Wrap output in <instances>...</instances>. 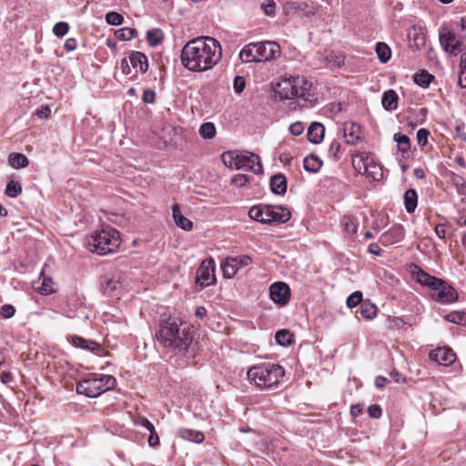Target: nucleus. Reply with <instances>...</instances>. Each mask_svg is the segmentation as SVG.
I'll return each instance as SVG.
<instances>
[{
	"label": "nucleus",
	"mask_w": 466,
	"mask_h": 466,
	"mask_svg": "<svg viewBox=\"0 0 466 466\" xmlns=\"http://www.w3.org/2000/svg\"><path fill=\"white\" fill-rule=\"evenodd\" d=\"M118 283L116 280L108 279L102 283L103 292L107 296H114V292L116 289Z\"/></svg>",
	"instance_id": "43"
},
{
	"label": "nucleus",
	"mask_w": 466,
	"mask_h": 466,
	"mask_svg": "<svg viewBox=\"0 0 466 466\" xmlns=\"http://www.w3.org/2000/svg\"><path fill=\"white\" fill-rule=\"evenodd\" d=\"M42 283L41 286L37 288L38 291L41 294L49 295L56 292V283L50 277L46 276L43 272L41 273Z\"/></svg>",
	"instance_id": "25"
},
{
	"label": "nucleus",
	"mask_w": 466,
	"mask_h": 466,
	"mask_svg": "<svg viewBox=\"0 0 466 466\" xmlns=\"http://www.w3.org/2000/svg\"><path fill=\"white\" fill-rule=\"evenodd\" d=\"M51 114V109L46 105H42L36 109L35 115L40 118H47Z\"/></svg>",
	"instance_id": "57"
},
{
	"label": "nucleus",
	"mask_w": 466,
	"mask_h": 466,
	"mask_svg": "<svg viewBox=\"0 0 466 466\" xmlns=\"http://www.w3.org/2000/svg\"><path fill=\"white\" fill-rule=\"evenodd\" d=\"M233 259H236V264L238 269L248 266L252 262L251 258L247 255L234 257Z\"/></svg>",
	"instance_id": "51"
},
{
	"label": "nucleus",
	"mask_w": 466,
	"mask_h": 466,
	"mask_svg": "<svg viewBox=\"0 0 466 466\" xmlns=\"http://www.w3.org/2000/svg\"><path fill=\"white\" fill-rule=\"evenodd\" d=\"M221 270L223 277L230 279L236 276L239 269L237 267L236 259H233V257H229L221 263Z\"/></svg>",
	"instance_id": "23"
},
{
	"label": "nucleus",
	"mask_w": 466,
	"mask_h": 466,
	"mask_svg": "<svg viewBox=\"0 0 466 466\" xmlns=\"http://www.w3.org/2000/svg\"><path fill=\"white\" fill-rule=\"evenodd\" d=\"M148 445L150 447H156L159 445V437L157 432H154L153 434H149L147 439Z\"/></svg>",
	"instance_id": "62"
},
{
	"label": "nucleus",
	"mask_w": 466,
	"mask_h": 466,
	"mask_svg": "<svg viewBox=\"0 0 466 466\" xmlns=\"http://www.w3.org/2000/svg\"><path fill=\"white\" fill-rule=\"evenodd\" d=\"M106 21L111 25H119L123 23L124 17L116 12H109L106 15Z\"/></svg>",
	"instance_id": "40"
},
{
	"label": "nucleus",
	"mask_w": 466,
	"mask_h": 466,
	"mask_svg": "<svg viewBox=\"0 0 466 466\" xmlns=\"http://www.w3.org/2000/svg\"><path fill=\"white\" fill-rule=\"evenodd\" d=\"M156 336L165 348L186 353L193 342L194 331L187 323L168 318L160 323Z\"/></svg>",
	"instance_id": "2"
},
{
	"label": "nucleus",
	"mask_w": 466,
	"mask_h": 466,
	"mask_svg": "<svg viewBox=\"0 0 466 466\" xmlns=\"http://www.w3.org/2000/svg\"><path fill=\"white\" fill-rule=\"evenodd\" d=\"M376 53L379 60L381 63H387L391 57V50L389 46L383 42H379L376 45Z\"/></svg>",
	"instance_id": "29"
},
{
	"label": "nucleus",
	"mask_w": 466,
	"mask_h": 466,
	"mask_svg": "<svg viewBox=\"0 0 466 466\" xmlns=\"http://www.w3.org/2000/svg\"><path fill=\"white\" fill-rule=\"evenodd\" d=\"M246 86V81L243 76H237L233 81V89L237 94H240Z\"/></svg>",
	"instance_id": "45"
},
{
	"label": "nucleus",
	"mask_w": 466,
	"mask_h": 466,
	"mask_svg": "<svg viewBox=\"0 0 466 466\" xmlns=\"http://www.w3.org/2000/svg\"><path fill=\"white\" fill-rule=\"evenodd\" d=\"M248 176L244 174H237L232 177L231 183L236 187H243L248 182Z\"/></svg>",
	"instance_id": "48"
},
{
	"label": "nucleus",
	"mask_w": 466,
	"mask_h": 466,
	"mask_svg": "<svg viewBox=\"0 0 466 466\" xmlns=\"http://www.w3.org/2000/svg\"><path fill=\"white\" fill-rule=\"evenodd\" d=\"M71 343L75 347L81 348L84 350H94L99 347V345L96 342L92 341V340H87V339H86L80 336H76V335H75L71 338Z\"/></svg>",
	"instance_id": "27"
},
{
	"label": "nucleus",
	"mask_w": 466,
	"mask_h": 466,
	"mask_svg": "<svg viewBox=\"0 0 466 466\" xmlns=\"http://www.w3.org/2000/svg\"><path fill=\"white\" fill-rule=\"evenodd\" d=\"M134 423L135 425L142 426L146 429L152 427V423L146 417L142 416L136 418Z\"/></svg>",
	"instance_id": "58"
},
{
	"label": "nucleus",
	"mask_w": 466,
	"mask_h": 466,
	"mask_svg": "<svg viewBox=\"0 0 466 466\" xmlns=\"http://www.w3.org/2000/svg\"><path fill=\"white\" fill-rule=\"evenodd\" d=\"M360 314L366 319H371L377 315V307L369 301H364L360 304Z\"/></svg>",
	"instance_id": "31"
},
{
	"label": "nucleus",
	"mask_w": 466,
	"mask_h": 466,
	"mask_svg": "<svg viewBox=\"0 0 466 466\" xmlns=\"http://www.w3.org/2000/svg\"><path fill=\"white\" fill-rule=\"evenodd\" d=\"M116 379L111 375L93 374L76 384V391L89 398H96L114 389Z\"/></svg>",
	"instance_id": "7"
},
{
	"label": "nucleus",
	"mask_w": 466,
	"mask_h": 466,
	"mask_svg": "<svg viewBox=\"0 0 466 466\" xmlns=\"http://www.w3.org/2000/svg\"><path fill=\"white\" fill-rule=\"evenodd\" d=\"M363 175H366L369 177H371L374 180L379 179V176H381L380 168L377 167L373 162L370 164V167H368L367 172Z\"/></svg>",
	"instance_id": "47"
},
{
	"label": "nucleus",
	"mask_w": 466,
	"mask_h": 466,
	"mask_svg": "<svg viewBox=\"0 0 466 466\" xmlns=\"http://www.w3.org/2000/svg\"><path fill=\"white\" fill-rule=\"evenodd\" d=\"M445 319L454 324L466 326V312L452 311L445 316Z\"/></svg>",
	"instance_id": "35"
},
{
	"label": "nucleus",
	"mask_w": 466,
	"mask_h": 466,
	"mask_svg": "<svg viewBox=\"0 0 466 466\" xmlns=\"http://www.w3.org/2000/svg\"><path fill=\"white\" fill-rule=\"evenodd\" d=\"M121 70H122V73L125 74L126 76H128L131 74V66H129L128 61L126 58L122 59V61H121Z\"/></svg>",
	"instance_id": "64"
},
{
	"label": "nucleus",
	"mask_w": 466,
	"mask_h": 466,
	"mask_svg": "<svg viewBox=\"0 0 466 466\" xmlns=\"http://www.w3.org/2000/svg\"><path fill=\"white\" fill-rule=\"evenodd\" d=\"M276 342L281 346H288L293 341V334L287 329H280L276 332Z\"/></svg>",
	"instance_id": "33"
},
{
	"label": "nucleus",
	"mask_w": 466,
	"mask_h": 466,
	"mask_svg": "<svg viewBox=\"0 0 466 466\" xmlns=\"http://www.w3.org/2000/svg\"><path fill=\"white\" fill-rule=\"evenodd\" d=\"M429 357L431 360L443 366H449L455 361V354L449 349L438 348L430 352Z\"/></svg>",
	"instance_id": "14"
},
{
	"label": "nucleus",
	"mask_w": 466,
	"mask_h": 466,
	"mask_svg": "<svg viewBox=\"0 0 466 466\" xmlns=\"http://www.w3.org/2000/svg\"><path fill=\"white\" fill-rule=\"evenodd\" d=\"M115 35L122 41L131 40L137 36V32L134 28L123 27L116 31Z\"/></svg>",
	"instance_id": "36"
},
{
	"label": "nucleus",
	"mask_w": 466,
	"mask_h": 466,
	"mask_svg": "<svg viewBox=\"0 0 466 466\" xmlns=\"http://www.w3.org/2000/svg\"><path fill=\"white\" fill-rule=\"evenodd\" d=\"M372 158L365 152L358 153L352 157V165L356 171L360 174L367 172L368 167L372 164Z\"/></svg>",
	"instance_id": "18"
},
{
	"label": "nucleus",
	"mask_w": 466,
	"mask_h": 466,
	"mask_svg": "<svg viewBox=\"0 0 466 466\" xmlns=\"http://www.w3.org/2000/svg\"><path fill=\"white\" fill-rule=\"evenodd\" d=\"M177 434L181 439L190 441L195 443H202L205 439L204 433L202 431L192 429L180 428L177 431Z\"/></svg>",
	"instance_id": "21"
},
{
	"label": "nucleus",
	"mask_w": 466,
	"mask_h": 466,
	"mask_svg": "<svg viewBox=\"0 0 466 466\" xmlns=\"http://www.w3.org/2000/svg\"><path fill=\"white\" fill-rule=\"evenodd\" d=\"M270 188L274 194L282 195L286 193V177L281 174L274 175L270 179Z\"/></svg>",
	"instance_id": "22"
},
{
	"label": "nucleus",
	"mask_w": 466,
	"mask_h": 466,
	"mask_svg": "<svg viewBox=\"0 0 466 466\" xmlns=\"http://www.w3.org/2000/svg\"><path fill=\"white\" fill-rule=\"evenodd\" d=\"M411 267V274L420 285L427 286L431 289L432 286H434V283L438 282V278L430 275L417 265L413 264Z\"/></svg>",
	"instance_id": "16"
},
{
	"label": "nucleus",
	"mask_w": 466,
	"mask_h": 466,
	"mask_svg": "<svg viewBox=\"0 0 466 466\" xmlns=\"http://www.w3.org/2000/svg\"><path fill=\"white\" fill-rule=\"evenodd\" d=\"M248 379L259 389H272L278 386L285 375V370L279 364L263 363L251 367L248 370Z\"/></svg>",
	"instance_id": "3"
},
{
	"label": "nucleus",
	"mask_w": 466,
	"mask_h": 466,
	"mask_svg": "<svg viewBox=\"0 0 466 466\" xmlns=\"http://www.w3.org/2000/svg\"><path fill=\"white\" fill-rule=\"evenodd\" d=\"M321 166L322 162L315 155H309L304 158V168L307 171L315 173L320 168Z\"/></svg>",
	"instance_id": "30"
},
{
	"label": "nucleus",
	"mask_w": 466,
	"mask_h": 466,
	"mask_svg": "<svg viewBox=\"0 0 466 466\" xmlns=\"http://www.w3.org/2000/svg\"><path fill=\"white\" fill-rule=\"evenodd\" d=\"M312 83L300 76H290L280 80L275 93L281 99L302 98L308 100L311 96Z\"/></svg>",
	"instance_id": "4"
},
{
	"label": "nucleus",
	"mask_w": 466,
	"mask_h": 466,
	"mask_svg": "<svg viewBox=\"0 0 466 466\" xmlns=\"http://www.w3.org/2000/svg\"><path fill=\"white\" fill-rule=\"evenodd\" d=\"M22 192V187L19 182L11 180L7 183L5 187V194L9 198H16Z\"/></svg>",
	"instance_id": "39"
},
{
	"label": "nucleus",
	"mask_w": 466,
	"mask_h": 466,
	"mask_svg": "<svg viewBox=\"0 0 466 466\" xmlns=\"http://www.w3.org/2000/svg\"><path fill=\"white\" fill-rule=\"evenodd\" d=\"M340 144L338 141H332L329 147L328 154L330 157L339 158L340 151Z\"/></svg>",
	"instance_id": "49"
},
{
	"label": "nucleus",
	"mask_w": 466,
	"mask_h": 466,
	"mask_svg": "<svg viewBox=\"0 0 466 466\" xmlns=\"http://www.w3.org/2000/svg\"><path fill=\"white\" fill-rule=\"evenodd\" d=\"M413 41L418 48L425 45L426 35L421 28H420L419 32L414 34Z\"/></svg>",
	"instance_id": "50"
},
{
	"label": "nucleus",
	"mask_w": 466,
	"mask_h": 466,
	"mask_svg": "<svg viewBox=\"0 0 466 466\" xmlns=\"http://www.w3.org/2000/svg\"><path fill=\"white\" fill-rule=\"evenodd\" d=\"M199 134L203 138L211 139L216 135L215 125L211 122H206L200 126Z\"/></svg>",
	"instance_id": "38"
},
{
	"label": "nucleus",
	"mask_w": 466,
	"mask_h": 466,
	"mask_svg": "<svg viewBox=\"0 0 466 466\" xmlns=\"http://www.w3.org/2000/svg\"><path fill=\"white\" fill-rule=\"evenodd\" d=\"M280 46L276 42L263 41L246 45L239 52L243 63H258L278 58Z\"/></svg>",
	"instance_id": "5"
},
{
	"label": "nucleus",
	"mask_w": 466,
	"mask_h": 466,
	"mask_svg": "<svg viewBox=\"0 0 466 466\" xmlns=\"http://www.w3.org/2000/svg\"><path fill=\"white\" fill-rule=\"evenodd\" d=\"M439 39L442 49L446 53L451 56H457L461 52L462 41L448 27L441 26L440 28Z\"/></svg>",
	"instance_id": "11"
},
{
	"label": "nucleus",
	"mask_w": 466,
	"mask_h": 466,
	"mask_svg": "<svg viewBox=\"0 0 466 466\" xmlns=\"http://www.w3.org/2000/svg\"><path fill=\"white\" fill-rule=\"evenodd\" d=\"M172 214L174 221L178 228L186 231L192 229V222L182 215L179 205L177 203L173 204Z\"/></svg>",
	"instance_id": "19"
},
{
	"label": "nucleus",
	"mask_w": 466,
	"mask_h": 466,
	"mask_svg": "<svg viewBox=\"0 0 466 466\" xmlns=\"http://www.w3.org/2000/svg\"><path fill=\"white\" fill-rule=\"evenodd\" d=\"M430 131L426 128H420L417 132V141L420 146H425L428 143Z\"/></svg>",
	"instance_id": "46"
},
{
	"label": "nucleus",
	"mask_w": 466,
	"mask_h": 466,
	"mask_svg": "<svg viewBox=\"0 0 466 466\" xmlns=\"http://www.w3.org/2000/svg\"><path fill=\"white\" fill-rule=\"evenodd\" d=\"M414 82L421 87H428L431 80L433 79V76L428 73L427 71H421L417 73L413 76Z\"/></svg>",
	"instance_id": "37"
},
{
	"label": "nucleus",
	"mask_w": 466,
	"mask_h": 466,
	"mask_svg": "<svg viewBox=\"0 0 466 466\" xmlns=\"http://www.w3.org/2000/svg\"><path fill=\"white\" fill-rule=\"evenodd\" d=\"M431 297L432 299L447 304L457 300V291L443 279H438V282L431 289Z\"/></svg>",
	"instance_id": "10"
},
{
	"label": "nucleus",
	"mask_w": 466,
	"mask_h": 466,
	"mask_svg": "<svg viewBox=\"0 0 466 466\" xmlns=\"http://www.w3.org/2000/svg\"><path fill=\"white\" fill-rule=\"evenodd\" d=\"M269 297L277 304L285 306L290 299V289L285 282H275L269 287Z\"/></svg>",
	"instance_id": "13"
},
{
	"label": "nucleus",
	"mask_w": 466,
	"mask_h": 466,
	"mask_svg": "<svg viewBox=\"0 0 466 466\" xmlns=\"http://www.w3.org/2000/svg\"><path fill=\"white\" fill-rule=\"evenodd\" d=\"M64 47L68 52L74 51L77 47V42L75 38H68L66 40Z\"/></svg>",
	"instance_id": "59"
},
{
	"label": "nucleus",
	"mask_w": 466,
	"mask_h": 466,
	"mask_svg": "<svg viewBox=\"0 0 466 466\" xmlns=\"http://www.w3.org/2000/svg\"><path fill=\"white\" fill-rule=\"evenodd\" d=\"M399 236L400 235H388V234L381 235L380 242L384 246H388L390 244L398 242L400 240Z\"/></svg>",
	"instance_id": "53"
},
{
	"label": "nucleus",
	"mask_w": 466,
	"mask_h": 466,
	"mask_svg": "<svg viewBox=\"0 0 466 466\" xmlns=\"http://www.w3.org/2000/svg\"><path fill=\"white\" fill-rule=\"evenodd\" d=\"M381 103L383 107L388 111L396 109L398 106L397 93L392 89L384 92Z\"/></svg>",
	"instance_id": "24"
},
{
	"label": "nucleus",
	"mask_w": 466,
	"mask_h": 466,
	"mask_svg": "<svg viewBox=\"0 0 466 466\" xmlns=\"http://www.w3.org/2000/svg\"><path fill=\"white\" fill-rule=\"evenodd\" d=\"M343 136L347 144L355 145L360 138V127L353 122H346L343 126Z\"/></svg>",
	"instance_id": "15"
},
{
	"label": "nucleus",
	"mask_w": 466,
	"mask_h": 466,
	"mask_svg": "<svg viewBox=\"0 0 466 466\" xmlns=\"http://www.w3.org/2000/svg\"><path fill=\"white\" fill-rule=\"evenodd\" d=\"M221 47L213 37L188 41L181 51L182 65L189 71L203 72L215 66L221 58Z\"/></svg>",
	"instance_id": "1"
},
{
	"label": "nucleus",
	"mask_w": 466,
	"mask_h": 466,
	"mask_svg": "<svg viewBox=\"0 0 466 466\" xmlns=\"http://www.w3.org/2000/svg\"><path fill=\"white\" fill-rule=\"evenodd\" d=\"M121 241L120 235H87L86 238L88 250L100 256L116 252Z\"/></svg>",
	"instance_id": "9"
},
{
	"label": "nucleus",
	"mask_w": 466,
	"mask_h": 466,
	"mask_svg": "<svg viewBox=\"0 0 466 466\" xmlns=\"http://www.w3.org/2000/svg\"><path fill=\"white\" fill-rule=\"evenodd\" d=\"M459 75H466V53L461 56Z\"/></svg>",
	"instance_id": "63"
},
{
	"label": "nucleus",
	"mask_w": 466,
	"mask_h": 466,
	"mask_svg": "<svg viewBox=\"0 0 466 466\" xmlns=\"http://www.w3.org/2000/svg\"><path fill=\"white\" fill-rule=\"evenodd\" d=\"M131 67L139 69L142 74H145L148 69V61L145 54L139 51H132L128 56Z\"/></svg>",
	"instance_id": "17"
},
{
	"label": "nucleus",
	"mask_w": 466,
	"mask_h": 466,
	"mask_svg": "<svg viewBox=\"0 0 466 466\" xmlns=\"http://www.w3.org/2000/svg\"><path fill=\"white\" fill-rule=\"evenodd\" d=\"M248 215L250 218L261 223H285L290 217L291 213L289 208L282 206L258 205L252 207Z\"/></svg>",
	"instance_id": "8"
},
{
	"label": "nucleus",
	"mask_w": 466,
	"mask_h": 466,
	"mask_svg": "<svg viewBox=\"0 0 466 466\" xmlns=\"http://www.w3.org/2000/svg\"><path fill=\"white\" fill-rule=\"evenodd\" d=\"M68 30L69 25L66 22H58L53 27V33L58 37L66 35Z\"/></svg>",
	"instance_id": "42"
},
{
	"label": "nucleus",
	"mask_w": 466,
	"mask_h": 466,
	"mask_svg": "<svg viewBox=\"0 0 466 466\" xmlns=\"http://www.w3.org/2000/svg\"><path fill=\"white\" fill-rule=\"evenodd\" d=\"M362 302V293L360 291H355L350 294L347 299V306L349 308H354Z\"/></svg>",
	"instance_id": "41"
},
{
	"label": "nucleus",
	"mask_w": 466,
	"mask_h": 466,
	"mask_svg": "<svg viewBox=\"0 0 466 466\" xmlns=\"http://www.w3.org/2000/svg\"><path fill=\"white\" fill-rule=\"evenodd\" d=\"M325 127L322 124L313 122L308 129V138L311 143L319 144L324 137Z\"/></svg>",
	"instance_id": "20"
},
{
	"label": "nucleus",
	"mask_w": 466,
	"mask_h": 466,
	"mask_svg": "<svg viewBox=\"0 0 466 466\" xmlns=\"http://www.w3.org/2000/svg\"><path fill=\"white\" fill-rule=\"evenodd\" d=\"M418 196L414 189H408L404 194V204L407 212L412 213L417 207Z\"/></svg>",
	"instance_id": "28"
},
{
	"label": "nucleus",
	"mask_w": 466,
	"mask_h": 466,
	"mask_svg": "<svg viewBox=\"0 0 466 466\" xmlns=\"http://www.w3.org/2000/svg\"><path fill=\"white\" fill-rule=\"evenodd\" d=\"M156 93L151 89H146L142 95V100L146 104H152L155 102Z\"/></svg>",
	"instance_id": "55"
},
{
	"label": "nucleus",
	"mask_w": 466,
	"mask_h": 466,
	"mask_svg": "<svg viewBox=\"0 0 466 466\" xmlns=\"http://www.w3.org/2000/svg\"><path fill=\"white\" fill-rule=\"evenodd\" d=\"M261 9L265 15L274 16L276 14V3L274 0H266L261 4Z\"/></svg>",
	"instance_id": "44"
},
{
	"label": "nucleus",
	"mask_w": 466,
	"mask_h": 466,
	"mask_svg": "<svg viewBox=\"0 0 466 466\" xmlns=\"http://www.w3.org/2000/svg\"><path fill=\"white\" fill-rule=\"evenodd\" d=\"M394 141L397 143L399 150L402 153H407L410 148V138L406 135L397 133L393 137Z\"/></svg>",
	"instance_id": "34"
},
{
	"label": "nucleus",
	"mask_w": 466,
	"mask_h": 466,
	"mask_svg": "<svg viewBox=\"0 0 466 466\" xmlns=\"http://www.w3.org/2000/svg\"><path fill=\"white\" fill-rule=\"evenodd\" d=\"M289 131L294 137H298L303 133L304 126L300 122L293 123L289 126Z\"/></svg>",
	"instance_id": "56"
},
{
	"label": "nucleus",
	"mask_w": 466,
	"mask_h": 466,
	"mask_svg": "<svg viewBox=\"0 0 466 466\" xmlns=\"http://www.w3.org/2000/svg\"><path fill=\"white\" fill-rule=\"evenodd\" d=\"M215 281V261L212 258H209L203 260L200 267L198 268L196 282L199 284L201 288H205L214 284Z\"/></svg>",
	"instance_id": "12"
},
{
	"label": "nucleus",
	"mask_w": 466,
	"mask_h": 466,
	"mask_svg": "<svg viewBox=\"0 0 466 466\" xmlns=\"http://www.w3.org/2000/svg\"><path fill=\"white\" fill-rule=\"evenodd\" d=\"M368 251L371 254H374L376 256H381L382 255V249L380 248V245L378 243H371L368 247Z\"/></svg>",
	"instance_id": "60"
},
{
	"label": "nucleus",
	"mask_w": 466,
	"mask_h": 466,
	"mask_svg": "<svg viewBox=\"0 0 466 466\" xmlns=\"http://www.w3.org/2000/svg\"><path fill=\"white\" fill-rule=\"evenodd\" d=\"M223 164L233 169H245L253 171L256 174L263 172V166L259 157L256 154L240 151L229 150L221 155Z\"/></svg>",
	"instance_id": "6"
},
{
	"label": "nucleus",
	"mask_w": 466,
	"mask_h": 466,
	"mask_svg": "<svg viewBox=\"0 0 466 466\" xmlns=\"http://www.w3.org/2000/svg\"><path fill=\"white\" fill-rule=\"evenodd\" d=\"M15 308L10 304H5V305L2 306V308L0 309L1 315L5 319L12 318L15 315Z\"/></svg>",
	"instance_id": "54"
},
{
	"label": "nucleus",
	"mask_w": 466,
	"mask_h": 466,
	"mask_svg": "<svg viewBox=\"0 0 466 466\" xmlns=\"http://www.w3.org/2000/svg\"><path fill=\"white\" fill-rule=\"evenodd\" d=\"M147 39L151 46H158L164 39V34L161 29L154 28L147 33Z\"/></svg>",
	"instance_id": "32"
},
{
	"label": "nucleus",
	"mask_w": 466,
	"mask_h": 466,
	"mask_svg": "<svg viewBox=\"0 0 466 466\" xmlns=\"http://www.w3.org/2000/svg\"><path fill=\"white\" fill-rule=\"evenodd\" d=\"M368 414L370 418L379 419L381 417L382 410L380 405L372 404L368 408Z\"/></svg>",
	"instance_id": "52"
},
{
	"label": "nucleus",
	"mask_w": 466,
	"mask_h": 466,
	"mask_svg": "<svg viewBox=\"0 0 466 466\" xmlns=\"http://www.w3.org/2000/svg\"><path fill=\"white\" fill-rule=\"evenodd\" d=\"M8 164L14 168H21L28 166V158L21 153H11L8 157Z\"/></svg>",
	"instance_id": "26"
},
{
	"label": "nucleus",
	"mask_w": 466,
	"mask_h": 466,
	"mask_svg": "<svg viewBox=\"0 0 466 466\" xmlns=\"http://www.w3.org/2000/svg\"><path fill=\"white\" fill-rule=\"evenodd\" d=\"M455 185L459 188L461 194L466 195V183L461 177H458L455 178Z\"/></svg>",
	"instance_id": "61"
}]
</instances>
